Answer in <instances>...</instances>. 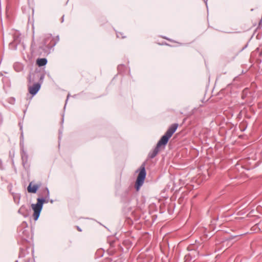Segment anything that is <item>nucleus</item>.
<instances>
[{
    "mask_svg": "<svg viewBox=\"0 0 262 262\" xmlns=\"http://www.w3.org/2000/svg\"><path fill=\"white\" fill-rule=\"evenodd\" d=\"M179 124L174 123L171 124L165 134L161 137L157 144L156 147L148 154V157L152 159L155 158L162 148H164L168 143L169 139L171 137L173 133L176 131Z\"/></svg>",
    "mask_w": 262,
    "mask_h": 262,
    "instance_id": "1",
    "label": "nucleus"
},
{
    "mask_svg": "<svg viewBox=\"0 0 262 262\" xmlns=\"http://www.w3.org/2000/svg\"><path fill=\"white\" fill-rule=\"evenodd\" d=\"M58 36H53L51 34L45 35L40 48L45 51L47 52L53 48L59 41Z\"/></svg>",
    "mask_w": 262,
    "mask_h": 262,
    "instance_id": "2",
    "label": "nucleus"
},
{
    "mask_svg": "<svg viewBox=\"0 0 262 262\" xmlns=\"http://www.w3.org/2000/svg\"><path fill=\"white\" fill-rule=\"evenodd\" d=\"M45 202H47L45 199L38 198L37 199V203L32 204L31 205V208L34 211L33 214V217L35 221L38 220L40 215V212L42 210L43 204Z\"/></svg>",
    "mask_w": 262,
    "mask_h": 262,
    "instance_id": "3",
    "label": "nucleus"
},
{
    "mask_svg": "<svg viewBox=\"0 0 262 262\" xmlns=\"http://www.w3.org/2000/svg\"><path fill=\"white\" fill-rule=\"evenodd\" d=\"M146 170L145 168V165L142 164L140 167V172L137 177V179L136 182V188L137 191H138L140 187L142 186L144 183L145 177H146Z\"/></svg>",
    "mask_w": 262,
    "mask_h": 262,
    "instance_id": "4",
    "label": "nucleus"
},
{
    "mask_svg": "<svg viewBox=\"0 0 262 262\" xmlns=\"http://www.w3.org/2000/svg\"><path fill=\"white\" fill-rule=\"evenodd\" d=\"M41 186V184L40 183L38 184H33V182H31L29 183V186L27 187V190L30 193H35Z\"/></svg>",
    "mask_w": 262,
    "mask_h": 262,
    "instance_id": "5",
    "label": "nucleus"
},
{
    "mask_svg": "<svg viewBox=\"0 0 262 262\" xmlns=\"http://www.w3.org/2000/svg\"><path fill=\"white\" fill-rule=\"evenodd\" d=\"M40 88V84L38 83H36L29 88V93L32 95H34L38 92Z\"/></svg>",
    "mask_w": 262,
    "mask_h": 262,
    "instance_id": "6",
    "label": "nucleus"
},
{
    "mask_svg": "<svg viewBox=\"0 0 262 262\" xmlns=\"http://www.w3.org/2000/svg\"><path fill=\"white\" fill-rule=\"evenodd\" d=\"M21 156L24 166H28V156L27 154L23 151L21 153Z\"/></svg>",
    "mask_w": 262,
    "mask_h": 262,
    "instance_id": "7",
    "label": "nucleus"
},
{
    "mask_svg": "<svg viewBox=\"0 0 262 262\" xmlns=\"http://www.w3.org/2000/svg\"><path fill=\"white\" fill-rule=\"evenodd\" d=\"M18 212L24 216L26 217L28 215V210L25 206H22L18 210Z\"/></svg>",
    "mask_w": 262,
    "mask_h": 262,
    "instance_id": "8",
    "label": "nucleus"
},
{
    "mask_svg": "<svg viewBox=\"0 0 262 262\" xmlns=\"http://www.w3.org/2000/svg\"><path fill=\"white\" fill-rule=\"evenodd\" d=\"M47 63V60L46 58H39L36 61V63L39 67L45 66Z\"/></svg>",
    "mask_w": 262,
    "mask_h": 262,
    "instance_id": "9",
    "label": "nucleus"
},
{
    "mask_svg": "<svg viewBox=\"0 0 262 262\" xmlns=\"http://www.w3.org/2000/svg\"><path fill=\"white\" fill-rule=\"evenodd\" d=\"M14 68L15 69V71L18 72L22 69V66L20 63H16L14 65Z\"/></svg>",
    "mask_w": 262,
    "mask_h": 262,
    "instance_id": "10",
    "label": "nucleus"
},
{
    "mask_svg": "<svg viewBox=\"0 0 262 262\" xmlns=\"http://www.w3.org/2000/svg\"><path fill=\"white\" fill-rule=\"evenodd\" d=\"M117 36L118 38H124L125 37V36L123 35V33H121V32L117 33Z\"/></svg>",
    "mask_w": 262,
    "mask_h": 262,
    "instance_id": "11",
    "label": "nucleus"
},
{
    "mask_svg": "<svg viewBox=\"0 0 262 262\" xmlns=\"http://www.w3.org/2000/svg\"><path fill=\"white\" fill-rule=\"evenodd\" d=\"M45 190L47 192V195L49 197V191L48 190V189L47 188H46L45 189Z\"/></svg>",
    "mask_w": 262,
    "mask_h": 262,
    "instance_id": "12",
    "label": "nucleus"
},
{
    "mask_svg": "<svg viewBox=\"0 0 262 262\" xmlns=\"http://www.w3.org/2000/svg\"><path fill=\"white\" fill-rule=\"evenodd\" d=\"M77 229L79 231H81V229L78 226H77Z\"/></svg>",
    "mask_w": 262,
    "mask_h": 262,
    "instance_id": "13",
    "label": "nucleus"
},
{
    "mask_svg": "<svg viewBox=\"0 0 262 262\" xmlns=\"http://www.w3.org/2000/svg\"><path fill=\"white\" fill-rule=\"evenodd\" d=\"M204 1L206 2V1H207V0H204Z\"/></svg>",
    "mask_w": 262,
    "mask_h": 262,
    "instance_id": "14",
    "label": "nucleus"
}]
</instances>
